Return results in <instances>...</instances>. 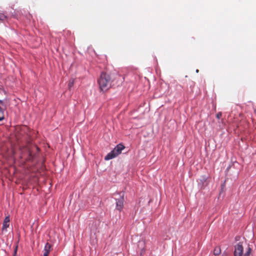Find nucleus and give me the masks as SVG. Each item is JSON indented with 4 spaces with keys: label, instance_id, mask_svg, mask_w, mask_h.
I'll use <instances>...</instances> for the list:
<instances>
[{
    "label": "nucleus",
    "instance_id": "obj_1",
    "mask_svg": "<svg viewBox=\"0 0 256 256\" xmlns=\"http://www.w3.org/2000/svg\"><path fill=\"white\" fill-rule=\"evenodd\" d=\"M100 88L102 91H106L112 86V80L110 76L102 72L98 80Z\"/></svg>",
    "mask_w": 256,
    "mask_h": 256
},
{
    "label": "nucleus",
    "instance_id": "obj_2",
    "mask_svg": "<svg viewBox=\"0 0 256 256\" xmlns=\"http://www.w3.org/2000/svg\"><path fill=\"white\" fill-rule=\"evenodd\" d=\"M124 148V146L122 144H118L110 152L107 154L104 157V160H108L116 158L121 154L122 150Z\"/></svg>",
    "mask_w": 256,
    "mask_h": 256
},
{
    "label": "nucleus",
    "instance_id": "obj_3",
    "mask_svg": "<svg viewBox=\"0 0 256 256\" xmlns=\"http://www.w3.org/2000/svg\"><path fill=\"white\" fill-rule=\"evenodd\" d=\"M244 248L240 242L234 246V256H242Z\"/></svg>",
    "mask_w": 256,
    "mask_h": 256
},
{
    "label": "nucleus",
    "instance_id": "obj_4",
    "mask_svg": "<svg viewBox=\"0 0 256 256\" xmlns=\"http://www.w3.org/2000/svg\"><path fill=\"white\" fill-rule=\"evenodd\" d=\"M116 208L120 212L124 208V196H122L120 198L116 199Z\"/></svg>",
    "mask_w": 256,
    "mask_h": 256
},
{
    "label": "nucleus",
    "instance_id": "obj_5",
    "mask_svg": "<svg viewBox=\"0 0 256 256\" xmlns=\"http://www.w3.org/2000/svg\"><path fill=\"white\" fill-rule=\"evenodd\" d=\"M10 226V218L8 216H6L2 224V230L3 232H7V228Z\"/></svg>",
    "mask_w": 256,
    "mask_h": 256
},
{
    "label": "nucleus",
    "instance_id": "obj_6",
    "mask_svg": "<svg viewBox=\"0 0 256 256\" xmlns=\"http://www.w3.org/2000/svg\"><path fill=\"white\" fill-rule=\"evenodd\" d=\"M51 247V245L49 243L47 242L46 244L44 250V256H48L49 252L50 251Z\"/></svg>",
    "mask_w": 256,
    "mask_h": 256
},
{
    "label": "nucleus",
    "instance_id": "obj_7",
    "mask_svg": "<svg viewBox=\"0 0 256 256\" xmlns=\"http://www.w3.org/2000/svg\"><path fill=\"white\" fill-rule=\"evenodd\" d=\"M221 252L220 248L219 246L215 248L214 250V254L216 256H218Z\"/></svg>",
    "mask_w": 256,
    "mask_h": 256
},
{
    "label": "nucleus",
    "instance_id": "obj_8",
    "mask_svg": "<svg viewBox=\"0 0 256 256\" xmlns=\"http://www.w3.org/2000/svg\"><path fill=\"white\" fill-rule=\"evenodd\" d=\"M4 118V112L2 108L0 107V121Z\"/></svg>",
    "mask_w": 256,
    "mask_h": 256
},
{
    "label": "nucleus",
    "instance_id": "obj_9",
    "mask_svg": "<svg viewBox=\"0 0 256 256\" xmlns=\"http://www.w3.org/2000/svg\"><path fill=\"white\" fill-rule=\"evenodd\" d=\"M252 249L248 247L246 253L244 254V256H249L250 254L251 253Z\"/></svg>",
    "mask_w": 256,
    "mask_h": 256
},
{
    "label": "nucleus",
    "instance_id": "obj_10",
    "mask_svg": "<svg viewBox=\"0 0 256 256\" xmlns=\"http://www.w3.org/2000/svg\"><path fill=\"white\" fill-rule=\"evenodd\" d=\"M6 19V16L3 14H0V22H3Z\"/></svg>",
    "mask_w": 256,
    "mask_h": 256
},
{
    "label": "nucleus",
    "instance_id": "obj_11",
    "mask_svg": "<svg viewBox=\"0 0 256 256\" xmlns=\"http://www.w3.org/2000/svg\"><path fill=\"white\" fill-rule=\"evenodd\" d=\"M74 84V80H70L68 82V88L70 89V88L73 86Z\"/></svg>",
    "mask_w": 256,
    "mask_h": 256
},
{
    "label": "nucleus",
    "instance_id": "obj_12",
    "mask_svg": "<svg viewBox=\"0 0 256 256\" xmlns=\"http://www.w3.org/2000/svg\"><path fill=\"white\" fill-rule=\"evenodd\" d=\"M222 116V113L221 112H219L216 114V118L219 119Z\"/></svg>",
    "mask_w": 256,
    "mask_h": 256
},
{
    "label": "nucleus",
    "instance_id": "obj_13",
    "mask_svg": "<svg viewBox=\"0 0 256 256\" xmlns=\"http://www.w3.org/2000/svg\"><path fill=\"white\" fill-rule=\"evenodd\" d=\"M0 92H4V90L2 88H0ZM0 103L2 104V100H0Z\"/></svg>",
    "mask_w": 256,
    "mask_h": 256
},
{
    "label": "nucleus",
    "instance_id": "obj_14",
    "mask_svg": "<svg viewBox=\"0 0 256 256\" xmlns=\"http://www.w3.org/2000/svg\"><path fill=\"white\" fill-rule=\"evenodd\" d=\"M6 94V92L4 91V92H0V94Z\"/></svg>",
    "mask_w": 256,
    "mask_h": 256
},
{
    "label": "nucleus",
    "instance_id": "obj_15",
    "mask_svg": "<svg viewBox=\"0 0 256 256\" xmlns=\"http://www.w3.org/2000/svg\"><path fill=\"white\" fill-rule=\"evenodd\" d=\"M16 250H14V256H16Z\"/></svg>",
    "mask_w": 256,
    "mask_h": 256
}]
</instances>
